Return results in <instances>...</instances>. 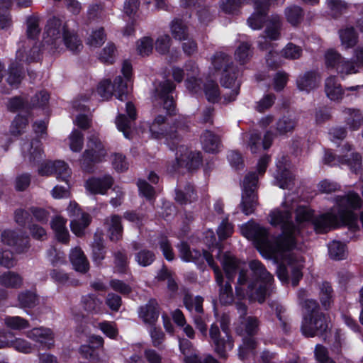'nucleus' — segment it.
<instances>
[{
	"instance_id": "864d4df0",
	"label": "nucleus",
	"mask_w": 363,
	"mask_h": 363,
	"mask_svg": "<svg viewBox=\"0 0 363 363\" xmlns=\"http://www.w3.org/2000/svg\"><path fill=\"white\" fill-rule=\"evenodd\" d=\"M18 300L21 308H33L38 301L36 295L29 291L21 292L18 294Z\"/></svg>"
},
{
	"instance_id": "cd10ccee",
	"label": "nucleus",
	"mask_w": 363,
	"mask_h": 363,
	"mask_svg": "<svg viewBox=\"0 0 363 363\" xmlns=\"http://www.w3.org/2000/svg\"><path fill=\"white\" fill-rule=\"evenodd\" d=\"M22 150L25 158H28L30 162L35 163L43 158V152L39 140H33L30 143H26L23 145Z\"/></svg>"
},
{
	"instance_id": "4be33fe9",
	"label": "nucleus",
	"mask_w": 363,
	"mask_h": 363,
	"mask_svg": "<svg viewBox=\"0 0 363 363\" xmlns=\"http://www.w3.org/2000/svg\"><path fill=\"white\" fill-rule=\"evenodd\" d=\"M125 111L128 118L123 114H119L116 119L118 129L123 133L125 138H129L131 133L132 122L137 118L136 109L134 104L128 101L125 104Z\"/></svg>"
},
{
	"instance_id": "de8ad7c7",
	"label": "nucleus",
	"mask_w": 363,
	"mask_h": 363,
	"mask_svg": "<svg viewBox=\"0 0 363 363\" xmlns=\"http://www.w3.org/2000/svg\"><path fill=\"white\" fill-rule=\"evenodd\" d=\"M285 15L288 22L293 26L298 24L303 19V11L298 6H291L286 8Z\"/></svg>"
},
{
	"instance_id": "72a5a7b5",
	"label": "nucleus",
	"mask_w": 363,
	"mask_h": 363,
	"mask_svg": "<svg viewBox=\"0 0 363 363\" xmlns=\"http://www.w3.org/2000/svg\"><path fill=\"white\" fill-rule=\"evenodd\" d=\"M185 71L186 72L187 79L186 86L188 89L191 91L196 92L197 86H200V82L196 78L199 74V68L193 61H189L185 65Z\"/></svg>"
},
{
	"instance_id": "412c9836",
	"label": "nucleus",
	"mask_w": 363,
	"mask_h": 363,
	"mask_svg": "<svg viewBox=\"0 0 363 363\" xmlns=\"http://www.w3.org/2000/svg\"><path fill=\"white\" fill-rule=\"evenodd\" d=\"M215 274L216 284L219 286V300L222 304H230L233 301V294L230 280L228 278V281L224 283V278L219 267L215 265L212 267Z\"/></svg>"
},
{
	"instance_id": "c85d7f7f",
	"label": "nucleus",
	"mask_w": 363,
	"mask_h": 363,
	"mask_svg": "<svg viewBox=\"0 0 363 363\" xmlns=\"http://www.w3.org/2000/svg\"><path fill=\"white\" fill-rule=\"evenodd\" d=\"M325 91L327 96L332 101H340L344 94L340 84L335 76L326 79Z\"/></svg>"
},
{
	"instance_id": "2f4dec72",
	"label": "nucleus",
	"mask_w": 363,
	"mask_h": 363,
	"mask_svg": "<svg viewBox=\"0 0 363 363\" xmlns=\"http://www.w3.org/2000/svg\"><path fill=\"white\" fill-rule=\"evenodd\" d=\"M346 125L350 130H357L363 122V116L357 109L345 108L342 111Z\"/></svg>"
},
{
	"instance_id": "c9c22d12",
	"label": "nucleus",
	"mask_w": 363,
	"mask_h": 363,
	"mask_svg": "<svg viewBox=\"0 0 363 363\" xmlns=\"http://www.w3.org/2000/svg\"><path fill=\"white\" fill-rule=\"evenodd\" d=\"M318 82V76L315 72H308L297 79V86L301 91L309 92L315 89Z\"/></svg>"
},
{
	"instance_id": "58836bf2",
	"label": "nucleus",
	"mask_w": 363,
	"mask_h": 363,
	"mask_svg": "<svg viewBox=\"0 0 363 363\" xmlns=\"http://www.w3.org/2000/svg\"><path fill=\"white\" fill-rule=\"evenodd\" d=\"M170 31L175 40H185L188 38L189 32L186 25L179 19H174L170 24Z\"/></svg>"
},
{
	"instance_id": "6e6d98bb",
	"label": "nucleus",
	"mask_w": 363,
	"mask_h": 363,
	"mask_svg": "<svg viewBox=\"0 0 363 363\" xmlns=\"http://www.w3.org/2000/svg\"><path fill=\"white\" fill-rule=\"evenodd\" d=\"M196 194L191 185H188L185 188V191L177 190L176 192L175 199L177 202L182 204L186 203L187 202H191L196 200Z\"/></svg>"
},
{
	"instance_id": "4468645a",
	"label": "nucleus",
	"mask_w": 363,
	"mask_h": 363,
	"mask_svg": "<svg viewBox=\"0 0 363 363\" xmlns=\"http://www.w3.org/2000/svg\"><path fill=\"white\" fill-rule=\"evenodd\" d=\"M209 336L215 346V352L222 358H226L227 351L231 350L234 346L233 340L230 335L220 337L219 328L215 323L211 325Z\"/></svg>"
},
{
	"instance_id": "9d476101",
	"label": "nucleus",
	"mask_w": 363,
	"mask_h": 363,
	"mask_svg": "<svg viewBox=\"0 0 363 363\" xmlns=\"http://www.w3.org/2000/svg\"><path fill=\"white\" fill-rule=\"evenodd\" d=\"M176 150L175 160L167 167L169 172L177 171L180 167H185L188 170H192L201 165V156L199 152H192L183 145L177 147Z\"/></svg>"
},
{
	"instance_id": "f704fd0d",
	"label": "nucleus",
	"mask_w": 363,
	"mask_h": 363,
	"mask_svg": "<svg viewBox=\"0 0 363 363\" xmlns=\"http://www.w3.org/2000/svg\"><path fill=\"white\" fill-rule=\"evenodd\" d=\"M23 284L22 277L12 271H8L0 275V285L6 288L18 289Z\"/></svg>"
},
{
	"instance_id": "e2e57ef3",
	"label": "nucleus",
	"mask_w": 363,
	"mask_h": 363,
	"mask_svg": "<svg viewBox=\"0 0 363 363\" xmlns=\"http://www.w3.org/2000/svg\"><path fill=\"white\" fill-rule=\"evenodd\" d=\"M245 333L249 335H253L257 333L259 328V320L256 317L248 316L241 321Z\"/></svg>"
},
{
	"instance_id": "052dcab7",
	"label": "nucleus",
	"mask_w": 363,
	"mask_h": 363,
	"mask_svg": "<svg viewBox=\"0 0 363 363\" xmlns=\"http://www.w3.org/2000/svg\"><path fill=\"white\" fill-rule=\"evenodd\" d=\"M69 147L74 152H79L84 144L83 134L77 130H74L69 135Z\"/></svg>"
},
{
	"instance_id": "20e7f679",
	"label": "nucleus",
	"mask_w": 363,
	"mask_h": 363,
	"mask_svg": "<svg viewBox=\"0 0 363 363\" xmlns=\"http://www.w3.org/2000/svg\"><path fill=\"white\" fill-rule=\"evenodd\" d=\"M300 303L305 310L301 325L302 333L306 337L321 335L328 329V323L324 314L320 311L316 301L307 298V292L301 289L298 292Z\"/></svg>"
},
{
	"instance_id": "49530a36",
	"label": "nucleus",
	"mask_w": 363,
	"mask_h": 363,
	"mask_svg": "<svg viewBox=\"0 0 363 363\" xmlns=\"http://www.w3.org/2000/svg\"><path fill=\"white\" fill-rule=\"evenodd\" d=\"M325 64L327 68L337 69V66L340 64L344 58L342 55L334 49H329L325 53Z\"/></svg>"
},
{
	"instance_id": "338daca9",
	"label": "nucleus",
	"mask_w": 363,
	"mask_h": 363,
	"mask_svg": "<svg viewBox=\"0 0 363 363\" xmlns=\"http://www.w3.org/2000/svg\"><path fill=\"white\" fill-rule=\"evenodd\" d=\"M39 19L30 16L27 20V35L28 38L34 40L40 33Z\"/></svg>"
},
{
	"instance_id": "393cba45",
	"label": "nucleus",
	"mask_w": 363,
	"mask_h": 363,
	"mask_svg": "<svg viewBox=\"0 0 363 363\" xmlns=\"http://www.w3.org/2000/svg\"><path fill=\"white\" fill-rule=\"evenodd\" d=\"M160 314L159 305L155 299H150L147 304L140 307L139 317L146 324L153 325L157 320Z\"/></svg>"
},
{
	"instance_id": "8fccbe9b",
	"label": "nucleus",
	"mask_w": 363,
	"mask_h": 363,
	"mask_svg": "<svg viewBox=\"0 0 363 363\" xmlns=\"http://www.w3.org/2000/svg\"><path fill=\"white\" fill-rule=\"evenodd\" d=\"M256 346L257 343L254 338L250 337L243 339L242 345H241L238 349L239 358L243 360L250 353L254 352V350L256 348Z\"/></svg>"
},
{
	"instance_id": "7c9ffc66",
	"label": "nucleus",
	"mask_w": 363,
	"mask_h": 363,
	"mask_svg": "<svg viewBox=\"0 0 363 363\" xmlns=\"http://www.w3.org/2000/svg\"><path fill=\"white\" fill-rule=\"evenodd\" d=\"M201 142L203 150L206 152L215 153L220 147V140L219 137L211 131L205 130L201 136Z\"/></svg>"
},
{
	"instance_id": "f257e3e1",
	"label": "nucleus",
	"mask_w": 363,
	"mask_h": 363,
	"mask_svg": "<svg viewBox=\"0 0 363 363\" xmlns=\"http://www.w3.org/2000/svg\"><path fill=\"white\" fill-rule=\"evenodd\" d=\"M269 218L271 225H281V235L269 238L267 229L255 223L242 226V234L255 242L264 257L280 261L277 274L281 281H287L291 275L292 284L296 286L302 277L301 271L304 262L296 248V235L299 230L292 223L291 214L288 209L274 210Z\"/></svg>"
},
{
	"instance_id": "aec40b11",
	"label": "nucleus",
	"mask_w": 363,
	"mask_h": 363,
	"mask_svg": "<svg viewBox=\"0 0 363 363\" xmlns=\"http://www.w3.org/2000/svg\"><path fill=\"white\" fill-rule=\"evenodd\" d=\"M269 0H255L254 13L248 18L247 24L252 30H259L265 21Z\"/></svg>"
},
{
	"instance_id": "c756f323",
	"label": "nucleus",
	"mask_w": 363,
	"mask_h": 363,
	"mask_svg": "<svg viewBox=\"0 0 363 363\" xmlns=\"http://www.w3.org/2000/svg\"><path fill=\"white\" fill-rule=\"evenodd\" d=\"M341 45L346 50L354 48L358 43V34L352 26L339 30Z\"/></svg>"
},
{
	"instance_id": "ddd939ff",
	"label": "nucleus",
	"mask_w": 363,
	"mask_h": 363,
	"mask_svg": "<svg viewBox=\"0 0 363 363\" xmlns=\"http://www.w3.org/2000/svg\"><path fill=\"white\" fill-rule=\"evenodd\" d=\"M67 212L71 218L70 228L72 233L77 236L82 235L84 229L90 223L91 218L89 215L82 211L75 202H70L67 207Z\"/></svg>"
},
{
	"instance_id": "a878e982",
	"label": "nucleus",
	"mask_w": 363,
	"mask_h": 363,
	"mask_svg": "<svg viewBox=\"0 0 363 363\" xmlns=\"http://www.w3.org/2000/svg\"><path fill=\"white\" fill-rule=\"evenodd\" d=\"M113 184V178L109 175H106L102 178L89 179L86 183V188L92 194H105Z\"/></svg>"
},
{
	"instance_id": "a211bd4d",
	"label": "nucleus",
	"mask_w": 363,
	"mask_h": 363,
	"mask_svg": "<svg viewBox=\"0 0 363 363\" xmlns=\"http://www.w3.org/2000/svg\"><path fill=\"white\" fill-rule=\"evenodd\" d=\"M38 173L42 176L55 175L58 179L67 182L71 176V169L64 161L58 160L43 164Z\"/></svg>"
},
{
	"instance_id": "13d9d810",
	"label": "nucleus",
	"mask_w": 363,
	"mask_h": 363,
	"mask_svg": "<svg viewBox=\"0 0 363 363\" xmlns=\"http://www.w3.org/2000/svg\"><path fill=\"white\" fill-rule=\"evenodd\" d=\"M272 309L275 311L276 315L279 321L281 328L284 333H288L289 326L287 322V316L285 315L286 309L280 304H272Z\"/></svg>"
},
{
	"instance_id": "4d7b16f0",
	"label": "nucleus",
	"mask_w": 363,
	"mask_h": 363,
	"mask_svg": "<svg viewBox=\"0 0 363 363\" xmlns=\"http://www.w3.org/2000/svg\"><path fill=\"white\" fill-rule=\"evenodd\" d=\"M137 52L141 56L149 55L153 50V40L148 37H143L137 42Z\"/></svg>"
},
{
	"instance_id": "69168bd1",
	"label": "nucleus",
	"mask_w": 363,
	"mask_h": 363,
	"mask_svg": "<svg viewBox=\"0 0 363 363\" xmlns=\"http://www.w3.org/2000/svg\"><path fill=\"white\" fill-rule=\"evenodd\" d=\"M116 47L113 43H108L99 55V60L107 64H112L115 59Z\"/></svg>"
},
{
	"instance_id": "7ed1b4c3",
	"label": "nucleus",
	"mask_w": 363,
	"mask_h": 363,
	"mask_svg": "<svg viewBox=\"0 0 363 363\" xmlns=\"http://www.w3.org/2000/svg\"><path fill=\"white\" fill-rule=\"evenodd\" d=\"M64 45L72 52H78L83 48V44L78 35L68 30L66 24L61 19L52 17L48 21L43 33V50L55 53L63 50Z\"/></svg>"
},
{
	"instance_id": "39448f33",
	"label": "nucleus",
	"mask_w": 363,
	"mask_h": 363,
	"mask_svg": "<svg viewBox=\"0 0 363 363\" xmlns=\"http://www.w3.org/2000/svg\"><path fill=\"white\" fill-rule=\"evenodd\" d=\"M229 62L230 57L223 52H217L212 60V65L216 71L221 72L220 82L225 88V92L223 94L225 103L235 101L240 90L235 69Z\"/></svg>"
},
{
	"instance_id": "bf43d9fd",
	"label": "nucleus",
	"mask_w": 363,
	"mask_h": 363,
	"mask_svg": "<svg viewBox=\"0 0 363 363\" xmlns=\"http://www.w3.org/2000/svg\"><path fill=\"white\" fill-rule=\"evenodd\" d=\"M204 92L208 101L215 103L220 97L218 86L213 81H210L205 84Z\"/></svg>"
},
{
	"instance_id": "2eb2a0df",
	"label": "nucleus",
	"mask_w": 363,
	"mask_h": 363,
	"mask_svg": "<svg viewBox=\"0 0 363 363\" xmlns=\"http://www.w3.org/2000/svg\"><path fill=\"white\" fill-rule=\"evenodd\" d=\"M273 139V133L270 130L267 131L263 138L259 133L255 132L243 135V140L246 142L247 148L252 154L257 153L262 148L268 149L272 145Z\"/></svg>"
},
{
	"instance_id": "5701e85b",
	"label": "nucleus",
	"mask_w": 363,
	"mask_h": 363,
	"mask_svg": "<svg viewBox=\"0 0 363 363\" xmlns=\"http://www.w3.org/2000/svg\"><path fill=\"white\" fill-rule=\"evenodd\" d=\"M26 336L43 348L49 349L54 345V333L48 328H34L26 333Z\"/></svg>"
},
{
	"instance_id": "a19ab883",
	"label": "nucleus",
	"mask_w": 363,
	"mask_h": 363,
	"mask_svg": "<svg viewBox=\"0 0 363 363\" xmlns=\"http://www.w3.org/2000/svg\"><path fill=\"white\" fill-rule=\"evenodd\" d=\"M9 345L8 347H13L16 351L23 353H30L33 350V345L27 340L22 338L8 337Z\"/></svg>"
},
{
	"instance_id": "473e14b6",
	"label": "nucleus",
	"mask_w": 363,
	"mask_h": 363,
	"mask_svg": "<svg viewBox=\"0 0 363 363\" xmlns=\"http://www.w3.org/2000/svg\"><path fill=\"white\" fill-rule=\"evenodd\" d=\"M66 222L67 220L61 216L55 217L51 222V227L55 231L57 240L62 243H67L69 239Z\"/></svg>"
},
{
	"instance_id": "ea45409f",
	"label": "nucleus",
	"mask_w": 363,
	"mask_h": 363,
	"mask_svg": "<svg viewBox=\"0 0 363 363\" xmlns=\"http://www.w3.org/2000/svg\"><path fill=\"white\" fill-rule=\"evenodd\" d=\"M4 321L7 328L14 330H21L30 327L28 320L20 316H6Z\"/></svg>"
},
{
	"instance_id": "a18cd8bd",
	"label": "nucleus",
	"mask_w": 363,
	"mask_h": 363,
	"mask_svg": "<svg viewBox=\"0 0 363 363\" xmlns=\"http://www.w3.org/2000/svg\"><path fill=\"white\" fill-rule=\"evenodd\" d=\"M280 27V17L278 16H272L269 23L265 30L266 37L271 40L278 39L279 36Z\"/></svg>"
},
{
	"instance_id": "f3484780",
	"label": "nucleus",
	"mask_w": 363,
	"mask_h": 363,
	"mask_svg": "<svg viewBox=\"0 0 363 363\" xmlns=\"http://www.w3.org/2000/svg\"><path fill=\"white\" fill-rule=\"evenodd\" d=\"M177 247L179 257L184 262H194L200 264L206 260L210 267H213L215 266L212 255L207 251L201 252L198 250H191L189 246L185 242H182Z\"/></svg>"
},
{
	"instance_id": "bb28decb",
	"label": "nucleus",
	"mask_w": 363,
	"mask_h": 363,
	"mask_svg": "<svg viewBox=\"0 0 363 363\" xmlns=\"http://www.w3.org/2000/svg\"><path fill=\"white\" fill-rule=\"evenodd\" d=\"M69 259L76 271L86 273L89 270V262L81 248L76 247L72 249L69 254Z\"/></svg>"
},
{
	"instance_id": "09e8293b",
	"label": "nucleus",
	"mask_w": 363,
	"mask_h": 363,
	"mask_svg": "<svg viewBox=\"0 0 363 363\" xmlns=\"http://www.w3.org/2000/svg\"><path fill=\"white\" fill-rule=\"evenodd\" d=\"M184 303L186 308L191 312L194 311L198 314L203 312V298L201 296L192 297L186 294L184 298Z\"/></svg>"
},
{
	"instance_id": "79ce46f5",
	"label": "nucleus",
	"mask_w": 363,
	"mask_h": 363,
	"mask_svg": "<svg viewBox=\"0 0 363 363\" xmlns=\"http://www.w3.org/2000/svg\"><path fill=\"white\" fill-rule=\"evenodd\" d=\"M336 71L340 77L344 79L349 74L357 73L359 72V67L354 62L347 60L344 57L340 64L337 66Z\"/></svg>"
},
{
	"instance_id": "9b49d317",
	"label": "nucleus",
	"mask_w": 363,
	"mask_h": 363,
	"mask_svg": "<svg viewBox=\"0 0 363 363\" xmlns=\"http://www.w3.org/2000/svg\"><path fill=\"white\" fill-rule=\"evenodd\" d=\"M257 182L258 175L256 172L248 173L243 179L240 206L242 211L245 215L252 213L257 205V196L255 191L257 189Z\"/></svg>"
},
{
	"instance_id": "423d86ee",
	"label": "nucleus",
	"mask_w": 363,
	"mask_h": 363,
	"mask_svg": "<svg viewBox=\"0 0 363 363\" xmlns=\"http://www.w3.org/2000/svg\"><path fill=\"white\" fill-rule=\"evenodd\" d=\"M183 127L180 121H177L172 123L165 116L158 115L150 125V132L156 139L165 138L169 145L172 143L171 149H174L176 142L180 140L178 132L182 130Z\"/></svg>"
},
{
	"instance_id": "b1692460",
	"label": "nucleus",
	"mask_w": 363,
	"mask_h": 363,
	"mask_svg": "<svg viewBox=\"0 0 363 363\" xmlns=\"http://www.w3.org/2000/svg\"><path fill=\"white\" fill-rule=\"evenodd\" d=\"M121 220V217L116 214L111 215L104 219V227L110 240L113 242H116L122 238L123 228Z\"/></svg>"
},
{
	"instance_id": "680f3d73",
	"label": "nucleus",
	"mask_w": 363,
	"mask_h": 363,
	"mask_svg": "<svg viewBox=\"0 0 363 363\" xmlns=\"http://www.w3.org/2000/svg\"><path fill=\"white\" fill-rule=\"evenodd\" d=\"M159 247L167 261H172L175 256L172 245L166 237H160L158 241Z\"/></svg>"
},
{
	"instance_id": "774afa93",
	"label": "nucleus",
	"mask_w": 363,
	"mask_h": 363,
	"mask_svg": "<svg viewBox=\"0 0 363 363\" xmlns=\"http://www.w3.org/2000/svg\"><path fill=\"white\" fill-rule=\"evenodd\" d=\"M327 5L334 16H338L348 8L347 4L341 0H327Z\"/></svg>"
},
{
	"instance_id": "1a4fd4ad",
	"label": "nucleus",
	"mask_w": 363,
	"mask_h": 363,
	"mask_svg": "<svg viewBox=\"0 0 363 363\" xmlns=\"http://www.w3.org/2000/svg\"><path fill=\"white\" fill-rule=\"evenodd\" d=\"M106 155V151L96 133H91L87 138L86 150L81 160L82 167L85 171H91V163L101 162Z\"/></svg>"
},
{
	"instance_id": "f8f14e48",
	"label": "nucleus",
	"mask_w": 363,
	"mask_h": 363,
	"mask_svg": "<svg viewBox=\"0 0 363 363\" xmlns=\"http://www.w3.org/2000/svg\"><path fill=\"white\" fill-rule=\"evenodd\" d=\"M96 91L104 100L110 99L113 94L121 101L128 99L127 84L121 76L116 77L113 84L108 79L102 81L99 84Z\"/></svg>"
},
{
	"instance_id": "6ab92c4d",
	"label": "nucleus",
	"mask_w": 363,
	"mask_h": 363,
	"mask_svg": "<svg viewBox=\"0 0 363 363\" xmlns=\"http://www.w3.org/2000/svg\"><path fill=\"white\" fill-rule=\"evenodd\" d=\"M315 230L318 233H325L333 228L346 223L341 220L338 213L328 212L313 220Z\"/></svg>"
},
{
	"instance_id": "4c0bfd02",
	"label": "nucleus",
	"mask_w": 363,
	"mask_h": 363,
	"mask_svg": "<svg viewBox=\"0 0 363 363\" xmlns=\"http://www.w3.org/2000/svg\"><path fill=\"white\" fill-rule=\"evenodd\" d=\"M297 125L296 121L290 116H283L275 124L277 135H286L291 133Z\"/></svg>"
},
{
	"instance_id": "5fc2aeb1",
	"label": "nucleus",
	"mask_w": 363,
	"mask_h": 363,
	"mask_svg": "<svg viewBox=\"0 0 363 363\" xmlns=\"http://www.w3.org/2000/svg\"><path fill=\"white\" fill-rule=\"evenodd\" d=\"M235 56L240 64L243 65L246 63L252 56L250 45L247 43H242L236 49Z\"/></svg>"
},
{
	"instance_id": "3c124183",
	"label": "nucleus",
	"mask_w": 363,
	"mask_h": 363,
	"mask_svg": "<svg viewBox=\"0 0 363 363\" xmlns=\"http://www.w3.org/2000/svg\"><path fill=\"white\" fill-rule=\"evenodd\" d=\"M84 308L91 313H99L101 311L102 301L94 295H88L83 298Z\"/></svg>"
},
{
	"instance_id": "f03ea898",
	"label": "nucleus",
	"mask_w": 363,
	"mask_h": 363,
	"mask_svg": "<svg viewBox=\"0 0 363 363\" xmlns=\"http://www.w3.org/2000/svg\"><path fill=\"white\" fill-rule=\"evenodd\" d=\"M227 278L233 280L238 272L235 292L240 298L246 295L250 299L263 303L273 290L274 277L258 260L249 263L251 271L248 274L241 269L240 262L230 253H225L221 261Z\"/></svg>"
},
{
	"instance_id": "6e6552de",
	"label": "nucleus",
	"mask_w": 363,
	"mask_h": 363,
	"mask_svg": "<svg viewBox=\"0 0 363 363\" xmlns=\"http://www.w3.org/2000/svg\"><path fill=\"white\" fill-rule=\"evenodd\" d=\"M351 145L347 143L340 150L338 155L327 151L324 162L330 165L347 164L352 172L357 173L362 168V157L357 152H351Z\"/></svg>"
},
{
	"instance_id": "37998d69",
	"label": "nucleus",
	"mask_w": 363,
	"mask_h": 363,
	"mask_svg": "<svg viewBox=\"0 0 363 363\" xmlns=\"http://www.w3.org/2000/svg\"><path fill=\"white\" fill-rule=\"evenodd\" d=\"M106 35L103 28L91 31L86 40V44L91 48H98L106 41Z\"/></svg>"
},
{
	"instance_id": "0eeeda50",
	"label": "nucleus",
	"mask_w": 363,
	"mask_h": 363,
	"mask_svg": "<svg viewBox=\"0 0 363 363\" xmlns=\"http://www.w3.org/2000/svg\"><path fill=\"white\" fill-rule=\"evenodd\" d=\"M363 206V201L360 196L355 191H349L345 196L337 197L336 208L342 221L347 225L354 227L357 220L354 210Z\"/></svg>"
},
{
	"instance_id": "e433bc0d",
	"label": "nucleus",
	"mask_w": 363,
	"mask_h": 363,
	"mask_svg": "<svg viewBox=\"0 0 363 363\" xmlns=\"http://www.w3.org/2000/svg\"><path fill=\"white\" fill-rule=\"evenodd\" d=\"M277 171L275 174L276 184L281 189H289L293 185L294 177L286 168L277 164Z\"/></svg>"
},
{
	"instance_id": "c03bdc74",
	"label": "nucleus",
	"mask_w": 363,
	"mask_h": 363,
	"mask_svg": "<svg viewBox=\"0 0 363 363\" xmlns=\"http://www.w3.org/2000/svg\"><path fill=\"white\" fill-rule=\"evenodd\" d=\"M328 252L330 257L336 260L345 259L347 255L345 245L339 241L331 242L328 245Z\"/></svg>"
},
{
	"instance_id": "0e129e2a",
	"label": "nucleus",
	"mask_w": 363,
	"mask_h": 363,
	"mask_svg": "<svg viewBox=\"0 0 363 363\" xmlns=\"http://www.w3.org/2000/svg\"><path fill=\"white\" fill-rule=\"evenodd\" d=\"M301 54L302 49L293 43H288L281 51L282 56L289 60L298 59Z\"/></svg>"
},
{
	"instance_id": "dca6fc26",
	"label": "nucleus",
	"mask_w": 363,
	"mask_h": 363,
	"mask_svg": "<svg viewBox=\"0 0 363 363\" xmlns=\"http://www.w3.org/2000/svg\"><path fill=\"white\" fill-rule=\"evenodd\" d=\"M174 89L175 86L174 84L169 80H166L159 84L155 89L154 95L155 100L162 101L164 109L169 115L172 114L174 111V101L173 96L171 95Z\"/></svg>"
},
{
	"instance_id": "603ef678",
	"label": "nucleus",
	"mask_w": 363,
	"mask_h": 363,
	"mask_svg": "<svg viewBox=\"0 0 363 363\" xmlns=\"http://www.w3.org/2000/svg\"><path fill=\"white\" fill-rule=\"evenodd\" d=\"M155 254L146 249L140 250L135 255V259L137 263L141 267H147L150 265L155 260Z\"/></svg>"
}]
</instances>
